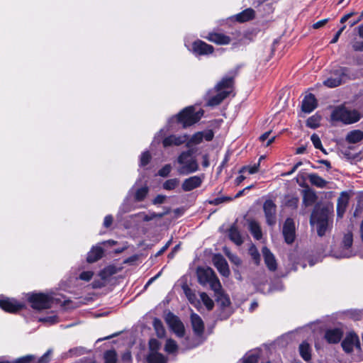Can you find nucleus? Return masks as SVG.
<instances>
[{
    "label": "nucleus",
    "mask_w": 363,
    "mask_h": 363,
    "mask_svg": "<svg viewBox=\"0 0 363 363\" xmlns=\"http://www.w3.org/2000/svg\"><path fill=\"white\" fill-rule=\"evenodd\" d=\"M249 254L255 261V264H258L260 262V255L257 247L252 245L249 248Z\"/></svg>",
    "instance_id": "a18cd8bd"
},
{
    "label": "nucleus",
    "mask_w": 363,
    "mask_h": 363,
    "mask_svg": "<svg viewBox=\"0 0 363 363\" xmlns=\"http://www.w3.org/2000/svg\"><path fill=\"white\" fill-rule=\"evenodd\" d=\"M361 118L359 113L354 109H350L345 106H338L331 113V120L342 122L344 124H352Z\"/></svg>",
    "instance_id": "20e7f679"
},
{
    "label": "nucleus",
    "mask_w": 363,
    "mask_h": 363,
    "mask_svg": "<svg viewBox=\"0 0 363 363\" xmlns=\"http://www.w3.org/2000/svg\"><path fill=\"white\" fill-rule=\"evenodd\" d=\"M308 178L310 183L318 188H325L328 184L326 180L315 173L309 174Z\"/></svg>",
    "instance_id": "c756f323"
},
{
    "label": "nucleus",
    "mask_w": 363,
    "mask_h": 363,
    "mask_svg": "<svg viewBox=\"0 0 363 363\" xmlns=\"http://www.w3.org/2000/svg\"><path fill=\"white\" fill-rule=\"evenodd\" d=\"M311 347L310 345L306 342H303L299 345V354L301 357L307 362L311 359Z\"/></svg>",
    "instance_id": "7c9ffc66"
},
{
    "label": "nucleus",
    "mask_w": 363,
    "mask_h": 363,
    "mask_svg": "<svg viewBox=\"0 0 363 363\" xmlns=\"http://www.w3.org/2000/svg\"><path fill=\"white\" fill-rule=\"evenodd\" d=\"M104 359L106 363H116L117 357L116 353L113 350H108L104 353Z\"/></svg>",
    "instance_id": "49530a36"
},
{
    "label": "nucleus",
    "mask_w": 363,
    "mask_h": 363,
    "mask_svg": "<svg viewBox=\"0 0 363 363\" xmlns=\"http://www.w3.org/2000/svg\"><path fill=\"white\" fill-rule=\"evenodd\" d=\"M200 298L208 310H211L213 308V300L205 292L200 294Z\"/></svg>",
    "instance_id": "ea45409f"
},
{
    "label": "nucleus",
    "mask_w": 363,
    "mask_h": 363,
    "mask_svg": "<svg viewBox=\"0 0 363 363\" xmlns=\"http://www.w3.org/2000/svg\"><path fill=\"white\" fill-rule=\"evenodd\" d=\"M104 253L103 249L99 246H94L89 252L86 260L89 263H93L101 258Z\"/></svg>",
    "instance_id": "c85d7f7f"
},
{
    "label": "nucleus",
    "mask_w": 363,
    "mask_h": 363,
    "mask_svg": "<svg viewBox=\"0 0 363 363\" xmlns=\"http://www.w3.org/2000/svg\"><path fill=\"white\" fill-rule=\"evenodd\" d=\"M153 326L157 337H163L165 335V330L162 321L157 318H155L153 321Z\"/></svg>",
    "instance_id": "4c0bfd02"
},
{
    "label": "nucleus",
    "mask_w": 363,
    "mask_h": 363,
    "mask_svg": "<svg viewBox=\"0 0 363 363\" xmlns=\"http://www.w3.org/2000/svg\"><path fill=\"white\" fill-rule=\"evenodd\" d=\"M343 350L347 352H351L354 347L360 348V342L358 336L352 332L348 333L342 342Z\"/></svg>",
    "instance_id": "dca6fc26"
},
{
    "label": "nucleus",
    "mask_w": 363,
    "mask_h": 363,
    "mask_svg": "<svg viewBox=\"0 0 363 363\" xmlns=\"http://www.w3.org/2000/svg\"><path fill=\"white\" fill-rule=\"evenodd\" d=\"M255 12L252 9L248 8L237 14L235 18L239 22H245L254 18Z\"/></svg>",
    "instance_id": "2f4dec72"
},
{
    "label": "nucleus",
    "mask_w": 363,
    "mask_h": 363,
    "mask_svg": "<svg viewBox=\"0 0 363 363\" xmlns=\"http://www.w3.org/2000/svg\"><path fill=\"white\" fill-rule=\"evenodd\" d=\"M35 359V356L33 354H28L16 359L13 363H30Z\"/></svg>",
    "instance_id": "6e6d98bb"
},
{
    "label": "nucleus",
    "mask_w": 363,
    "mask_h": 363,
    "mask_svg": "<svg viewBox=\"0 0 363 363\" xmlns=\"http://www.w3.org/2000/svg\"><path fill=\"white\" fill-rule=\"evenodd\" d=\"M316 195L311 191H305L303 198V203L308 206L312 205L316 200Z\"/></svg>",
    "instance_id": "e433bc0d"
},
{
    "label": "nucleus",
    "mask_w": 363,
    "mask_h": 363,
    "mask_svg": "<svg viewBox=\"0 0 363 363\" xmlns=\"http://www.w3.org/2000/svg\"><path fill=\"white\" fill-rule=\"evenodd\" d=\"M347 69L339 67L334 70L330 76L323 82V84L329 88H334L340 85L347 77Z\"/></svg>",
    "instance_id": "9d476101"
},
{
    "label": "nucleus",
    "mask_w": 363,
    "mask_h": 363,
    "mask_svg": "<svg viewBox=\"0 0 363 363\" xmlns=\"http://www.w3.org/2000/svg\"><path fill=\"white\" fill-rule=\"evenodd\" d=\"M161 343L156 339L149 342V352L147 355V363H167V357L159 352Z\"/></svg>",
    "instance_id": "0eeeda50"
},
{
    "label": "nucleus",
    "mask_w": 363,
    "mask_h": 363,
    "mask_svg": "<svg viewBox=\"0 0 363 363\" xmlns=\"http://www.w3.org/2000/svg\"><path fill=\"white\" fill-rule=\"evenodd\" d=\"M345 28V26H344L336 33V34L335 35L333 38L331 40L330 43H335L337 42L340 35L342 34V33L343 32Z\"/></svg>",
    "instance_id": "69168bd1"
},
{
    "label": "nucleus",
    "mask_w": 363,
    "mask_h": 363,
    "mask_svg": "<svg viewBox=\"0 0 363 363\" xmlns=\"http://www.w3.org/2000/svg\"><path fill=\"white\" fill-rule=\"evenodd\" d=\"M283 235L286 243L291 244L296 238L295 223L292 218H287L282 230Z\"/></svg>",
    "instance_id": "f3484780"
},
{
    "label": "nucleus",
    "mask_w": 363,
    "mask_h": 363,
    "mask_svg": "<svg viewBox=\"0 0 363 363\" xmlns=\"http://www.w3.org/2000/svg\"><path fill=\"white\" fill-rule=\"evenodd\" d=\"M51 354L52 350H48L41 357L38 359L37 363H48L50 360Z\"/></svg>",
    "instance_id": "bf43d9fd"
},
{
    "label": "nucleus",
    "mask_w": 363,
    "mask_h": 363,
    "mask_svg": "<svg viewBox=\"0 0 363 363\" xmlns=\"http://www.w3.org/2000/svg\"><path fill=\"white\" fill-rule=\"evenodd\" d=\"M167 211L162 213H156L154 212L149 213L148 214H140L141 216H143V220L144 221H150L155 218H162L164 214H166Z\"/></svg>",
    "instance_id": "603ef678"
},
{
    "label": "nucleus",
    "mask_w": 363,
    "mask_h": 363,
    "mask_svg": "<svg viewBox=\"0 0 363 363\" xmlns=\"http://www.w3.org/2000/svg\"><path fill=\"white\" fill-rule=\"evenodd\" d=\"M320 116L314 115L310 117L307 121L306 125L308 127L311 128H316L319 126L320 122Z\"/></svg>",
    "instance_id": "a19ab883"
},
{
    "label": "nucleus",
    "mask_w": 363,
    "mask_h": 363,
    "mask_svg": "<svg viewBox=\"0 0 363 363\" xmlns=\"http://www.w3.org/2000/svg\"><path fill=\"white\" fill-rule=\"evenodd\" d=\"M188 140V135H170L169 136H164V132L163 129H161L154 137L151 145L153 146L156 144H160L161 142L164 148L171 146H179L182 144L186 143Z\"/></svg>",
    "instance_id": "39448f33"
},
{
    "label": "nucleus",
    "mask_w": 363,
    "mask_h": 363,
    "mask_svg": "<svg viewBox=\"0 0 363 363\" xmlns=\"http://www.w3.org/2000/svg\"><path fill=\"white\" fill-rule=\"evenodd\" d=\"M229 238L237 245H240L243 242V239L235 226L230 228Z\"/></svg>",
    "instance_id": "72a5a7b5"
},
{
    "label": "nucleus",
    "mask_w": 363,
    "mask_h": 363,
    "mask_svg": "<svg viewBox=\"0 0 363 363\" xmlns=\"http://www.w3.org/2000/svg\"><path fill=\"white\" fill-rule=\"evenodd\" d=\"M113 222V217L111 215H108L105 217L104 220V226L106 228H108L111 226Z\"/></svg>",
    "instance_id": "338daca9"
},
{
    "label": "nucleus",
    "mask_w": 363,
    "mask_h": 363,
    "mask_svg": "<svg viewBox=\"0 0 363 363\" xmlns=\"http://www.w3.org/2000/svg\"><path fill=\"white\" fill-rule=\"evenodd\" d=\"M192 150L183 151L177 158L179 167L177 172L180 174L187 175L196 172L199 169V164L196 157L193 155Z\"/></svg>",
    "instance_id": "7ed1b4c3"
},
{
    "label": "nucleus",
    "mask_w": 363,
    "mask_h": 363,
    "mask_svg": "<svg viewBox=\"0 0 363 363\" xmlns=\"http://www.w3.org/2000/svg\"><path fill=\"white\" fill-rule=\"evenodd\" d=\"M203 115V111L202 109L196 111L194 106H189L182 111L176 116V118L184 127H187L198 122Z\"/></svg>",
    "instance_id": "423d86ee"
},
{
    "label": "nucleus",
    "mask_w": 363,
    "mask_h": 363,
    "mask_svg": "<svg viewBox=\"0 0 363 363\" xmlns=\"http://www.w3.org/2000/svg\"><path fill=\"white\" fill-rule=\"evenodd\" d=\"M213 262L218 272L224 277H228L230 270L228 263L224 257L220 255H216L213 258Z\"/></svg>",
    "instance_id": "aec40b11"
},
{
    "label": "nucleus",
    "mask_w": 363,
    "mask_h": 363,
    "mask_svg": "<svg viewBox=\"0 0 363 363\" xmlns=\"http://www.w3.org/2000/svg\"><path fill=\"white\" fill-rule=\"evenodd\" d=\"M151 158L149 152H144L140 157V166H145L148 164Z\"/></svg>",
    "instance_id": "4d7b16f0"
},
{
    "label": "nucleus",
    "mask_w": 363,
    "mask_h": 363,
    "mask_svg": "<svg viewBox=\"0 0 363 363\" xmlns=\"http://www.w3.org/2000/svg\"><path fill=\"white\" fill-rule=\"evenodd\" d=\"M349 202V196L346 192H342L337 199V217L342 218L347 209Z\"/></svg>",
    "instance_id": "393cba45"
},
{
    "label": "nucleus",
    "mask_w": 363,
    "mask_h": 363,
    "mask_svg": "<svg viewBox=\"0 0 363 363\" xmlns=\"http://www.w3.org/2000/svg\"><path fill=\"white\" fill-rule=\"evenodd\" d=\"M39 322L46 323L48 325H52L58 322V317L54 313L38 318Z\"/></svg>",
    "instance_id": "58836bf2"
},
{
    "label": "nucleus",
    "mask_w": 363,
    "mask_h": 363,
    "mask_svg": "<svg viewBox=\"0 0 363 363\" xmlns=\"http://www.w3.org/2000/svg\"><path fill=\"white\" fill-rule=\"evenodd\" d=\"M166 199V196L164 195H157L154 200L152 201L153 204H160L163 203Z\"/></svg>",
    "instance_id": "e2e57ef3"
},
{
    "label": "nucleus",
    "mask_w": 363,
    "mask_h": 363,
    "mask_svg": "<svg viewBox=\"0 0 363 363\" xmlns=\"http://www.w3.org/2000/svg\"><path fill=\"white\" fill-rule=\"evenodd\" d=\"M31 307L38 311L50 308L52 305L50 297L44 294H33L28 298Z\"/></svg>",
    "instance_id": "1a4fd4ad"
},
{
    "label": "nucleus",
    "mask_w": 363,
    "mask_h": 363,
    "mask_svg": "<svg viewBox=\"0 0 363 363\" xmlns=\"http://www.w3.org/2000/svg\"><path fill=\"white\" fill-rule=\"evenodd\" d=\"M258 361V354L257 352L247 354L243 357V363H257Z\"/></svg>",
    "instance_id": "8fccbe9b"
},
{
    "label": "nucleus",
    "mask_w": 363,
    "mask_h": 363,
    "mask_svg": "<svg viewBox=\"0 0 363 363\" xmlns=\"http://www.w3.org/2000/svg\"><path fill=\"white\" fill-rule=\"evenodd\" d=\"M353 242L352 234L351 233H347L344 235L342 247V250L340 252H334L333 255L337 258H348L353 256L354 254L353 253L351 247Z\"/></svg>",
    "instance_id": "9b49d317"
},
{
    "label": "nucleus",
    "mask_w": 363,
    "mask_h": 363,
    "mask_svg": "<svg viewBox=\"0 0 363 363\" xmlns=\"http://www.w3.org/2000/svg\"><path fill=\"white\" fill-rule=\"evenodd\" d=\"M327 21H328L327 19H323V20L319 21L316 22L315 23H314L313 27L315 29L320 28L322 26H323L327 23Z\"/></svg>",
    "instance_id": "774afa93"
},
{
    "label": "nucleus",
    "mask_w": 363,
    "mask_h": 363,
    "mask_svg": "<svg viewBox=\"0 0 363 363\" xmlns=\"http://www.w3.org/2000/svg\"><path fill=\"white\" fill-rule=\"evenodd\" d=\"M23 304L14 298L0 297V308L9 313H16L23 308Z\"/></svg>",
    "instance_id": "2eb2a0df"
},
{
    "label": "nucleus",
    "mask_w": 363,
    "mask_h": 363,
    "mask_svg": "<svg viewBox=\"0 0 363 363\" xmlns=\"http://www.w3.org/2000/svg\"><path fill=\"white\" fill-rule=\"evenodd\" d=\"M259 166V163H258L257 164H254L253 166L244 167L240 172H248L249 174H252L256 173L258 171Z\"/></svg>",
    "instance_id": "13d9d810"
},
{
    "label": "nucleus",
    "mask_w": 363,
    "mask_h": 363,
    "mask_svg": "<svg viewBox=\"0 0 363 363\" xmlns=\"http://www.w3.org/2000/svg\"><path fill=\"white\" fill-rule=\"evenodd\" d=\"M86 352L85 349L83 347H75L70 349L67 353V356L69 357H77L84 354Z\"/></svg>",
    "instance_id": "864d4df0"
},
{
    "label": "nucleus",
    "mask_w": 363,
    "mask_h": 363,
    "mask_svg": "<svg viewBox=\"0 0 363 363\" xmlns=\"http://www.w3.org/2000/svg\"><path fill=\"white\" fill-rule=\"evenodd\" d=\"M179 184V180L178 179H176V178L170 179L167 180L163 184V188L166 190H173L177 186H178Z\"/></svg>",
    "instance_id": "c03bdc74"
},
{
    "label": "nucleus",
    "mask_w": 363,
    "mask_h": 363,
    "mask_svg": "<svg viewBox=\"0 0 363 363\" xmlns=\"http://www.w3.org/2000/svg\"><path fill=\"white\" fill-rule=\"evenodd\" d=\"M276 3V0H266L262 6L263 11L266 13H272L274 11V6Z\"/></svg>",
    "instance_id": "de8ad7c7"
},
{
    "label": "nucleus",
    "mask_w": 363,
    "mask_h": 363,
    "mask_svg": "<svg viewBox=\"0 0 363 363\" xmlns=\"http://www.w3.org/2000/svg\"><path fill=\"white\" fill-rule=\"evenodd\" d=\"M208 284L210 285L211 289L216 293V296L223 292L220 282L216 275H214Z\"/></svg>",
    "instance_id": "c9c22d12"
},
{
    "label": "nucleus",
    "mask_w": 363,
    "mask_h": 363,
    "mask_svg": "<svg viewBox=\"0 0 363 363\" xmlns=\"http://www.w3.org/2000/svg\"><path fill=\"white\" fill-rule=\"evenodd\" d=\"M191 51L196 55H207L213 53V47L202 40H198L192 44Z\"/></svg>",
    "instance_id": "6ab92c4d"
},
{
    "label": "nucleus",
    "mask_w": 363,
    "mask_h": 363,
    "mask_svg": "<svg viewBox=\"0 0 363 363\" xmlns=\"http://www.w3.org/2000/svg\"><path fill=\"white\" fill-rule=\"evenodd\" d=\"M214 272L209 267L199 268L197 270L199 282L203 286L208 284V283L214 277Z\"/></svg>",
    "instance_id": "412c9836"
},
{
    "label": "nucleus",
    "mask_w": 363,
    "mask_h": 363,
    "mask_svg": "<svg viewBox=\"0 0 363 363\" xmlns=\"http://www.w3.org/2000/svg\"><path fill=\"white\" fill-rule=\"evenodd\" d=\"M206 39L218 45H228L231 41L229 36L219 33H211Z\"/></svg>",
    "instance_id": "bb28decb"
},
{
    "label": "nucleus",
    "mask_w": 363,
    "mask_h": 363,
    "mask_svg": "<svg viewBox=\"0 0 363 363\" xmlns=\"http://www.w3.org/2000/svg\"><path fill=\"white\" fill-rule=\"evenodd\" d=\"M178 349L176 342L172 339L167 340L164 350L167 353H174Z\"/></svg>",
    "instance_id": "37998d69"
},
{
    "label": "nucleus",
    "mask_w": 363,
    "mask_h": 363,
    "mask_svg": "<svg viewBox=\"0 0 363 363\" xmlns=\"http://www.w3.org/2000/svg\"><path fill=\"white\" fill-rule=\"evenodd\" d=\"M233 77H223L213 89L208 91L207 106H216L220 104L233 91Z\"/></svg>",
    "instance_id": "f257e3e1"
},
{
    "label": "nucleus",
    "mask_w": 363,
    "mask_h": 363,
    "mask_svg": "<svg viewBox=\"0 0 363 363\" xmlns=\"http://www.w3.org/2000/svg\"><path fill=\"white\" fill-rule=\"evenodd\" d=\"M223 252L228 257L230 261L235 265H240L241 263L240 259L235 255L230 252L229 249L226 247H223Z\"/></svg>",
    "instance_id": "79ce46f5"
},
{
    "label": "nucleus",
    "mask_w": 363,
    "mask_h": 363,
    "mask_svg": "<svg viewBox=\"0 0 363 363\" xmlns=\"http://www.w3.org/2000/svg\"><path fill=\"white\" fill-rule=\"evenodd\" d=\"M165 320L170 329L177 337H182L184 335L185 329L184 324L178 317L172 313H169L167 314Z\"/></svg>",
    "instance_id": "f8f14e48"
},
{
    "label": "nucleus",
    "mask_w": 363,
    "mask_h": 363,
    "mask_svg": "<svg viewBox=\"0 0 363 363\" xmlns=\"http://www.w3.org/2000/svg\"><path fill=\"white\" fill-rule=\"evenodd\" d=\"M213 132L211 130H207L201 132H197L190 138H188L186 146L189 148L201 143L203 140L211 141L213 138Z\"/></svg>",
    "instance_id": "ddd939ff"
},
{
    "label": "nucleus",
    "mask_w": 363,
    "mask_h": 363,
    "mask_svg": "<svg viewBox=\"0 0 363 363\" xmlns=\"http://www.w3.org/2000/svg\"><path fill=\"white\" fill-rule=\"evenodd\" d=\"M267 223L269 225L276 223V205L272 200H267L263 205Z\"/></svg>",
    "instance_id": "a211bd4d"
},
{
    "label": "nucleus",
    "mask_w": 363,
    "mask_h": 363,
    "mask_svg": "<svg viewBox=\"0 0 363 363\" xmlns=\"http://www.w3.org/2000/svg\"><path fill=\"white\" fill-rule=\"evenodd\" d=\"M352 48L355 51H363V42L356 41L352 44Z\"/></svg>",
    "instance_id": "0e129e2a"
},
{
    "label": "nucleus",
    "mask_w": 363,
    "mask_h": 363,
    "mask_svg": "<svg viewBox=\"0 0 363 363\" xmlns=\"http://www.w3.org/2000/svg\"><path fill=\"white\" fill-rule=\"evenodd\" d=\"M172 170V167L170 164L164 165L158 172V174L161 177H165L169 175Z\"/></svg>",
    "instance_id": "680f3d73"
},
{
    "label": "nucleus",
    "mask_w": 363,
    "mask_h": 363,
    "mask_svg": "<svg viewBox=\"0 0 363 363\" xmlns=\"http://www.w3.org/2000/svg\"><path fill=\"white\" fill-rule=\"evenodd\" d=\"M249 230L255 239L259 240L262 238V233L258 223L255 220H250L249 222Z\"/></svg>",
    "instance_id": "f704fd0d"
},
{
    "label": "nucleus",
    "mask_w": 363,
    "mask_h": 363,
    "mask_svg": "<svg viewBox=\"0 0 363 363\" xmlns=\"http://www.w3.org/2000/svg\"><path fill=\"white\" fill-rule=\"evenodd\" d=\"M202 178L199 176H193L186 179L182 183V189L185 191H191L199 187L202 183Z\"/></svg>",
    "instance_id": "5701e85b"
},
{
    "label": "nucleus",
    "mask_w": 363,
    "mask_h": 363,
    "mask_svg": "<svg viewBox=\"0 0 363 363\" xmlns=\"http://www.w3.org/2000/svg\"><path fill=\"white\" fill-rule=\"evenodd\" d=\"M149 191V189L147 186H142L140 188L137 189L134 191V187L130 189L128 193V198L125 200L123 203L121 205L119 213H125L129 212L133 209L131 206H130L128 203L129 200V196H130L131 194H133V200L135 201L139 202L143 201L147 196Z\"/></svg>",
    "instance_id": "6e6552de"
},
{
    "label": "nucleus",
    "mask_w": 363,
    "mask_h": 363,
    "mask_svg": "<svg viewBox=\"0 0 363 363\" xmlns=\"http://www.w3.org/2000/svg\"><path fill=\"white\" fill-rule=\"evenodd\" d=\"M232 201V198L230 196H220L208 201V203L212 205H219L223 203H226Z\"/></svg>",
    "instance_id": "3c124183"
},
{
    "label": "nucleus",
    "mask_w": 363,
    "mask_h": 363,
    "mask_svg": "<svg viewBox=\"0 0 363 363\" xmlns=\"http://www.w3.org/2000/svg\"><path fill=\"white\" fill-rule=\"evenodd\" d=\"M317 106L316 99L312 94H307L302 101V111L305 113L312 112Z\"/></svg>",
    "instance_id": "b1692460"
},
{
    "label": "nucleus",
    "mask_w": 363,
    "mask_h": 363,
    "mask_svg": "<svg viewBox=\"0 0 363 363\" xmlns=\"http://www.w3.org/2000/svg\"><path fill=\"white\" fill-rule=\"evenodd\" d=\"M363 139V132L360 130H354L347 133L346 140L349 143H357Z\"/></svg>",
    "instance_id": "473e14b6"
},
{
    "label": "nucleus",
    "mask_w": 363,
    "mask_h": 363,
    "mask_svg": "<svg viewBox=\"0 0 363 363\" xmlns=\"http://www.w3.org/2000/svg\"><path fill=\"white\" fill-rule=\"evenodd\" d=\"M311 140L316 149H320L323 151L324 150L322 146L320 139L318 135L313 134L311 137Z\"/></svg>",
    "instance_id": "5fc2aeb1"
},
{
    "label": "nucleus",
    "mask_w": 363,
    "mask_h": 363,
    "mask_svg": "<svg viewBox=\"0 0 363 363\" xmlns=\"http://www.w3.org/2000/svg\"><path fill=\"white\" fill-rule=\"evenodd\" d=\"M93 275H94V273L91 271L82 272L79 274V279L83 281H89V280L91 279Z\"/></svg>",
    "instance_id": "052dcab7"
},
{
    "label": "nucleus",
    "mask_w": 363,
    "mask_h": 363,
    "mask_svg": "<svg viewBox=\"0 0 363 363\" xmlns=\"http://www.w3.org/2000/svg\"><path fill=\"white\" fill-rule=\"evenodd\" d=\"M191 323L193 330L197 336H201L204 330V323L201 318L195 313L191 314Z\"/></svg>",
    "instance_id": "4be33fe9"
},
{
    "label": "nucleus",
    "mask_w": 363,
    "mask_h": 363,
    "mask_svg": "<svg viewBox=\"0 0 363 363\" xmlns=\"http://www.w3.org/2000/svg\"><path fill=\"white\" fill-rule=\"evenodd\" d=\"M310 223L313 226L315 225L319 236H323L332 223L329 211L325 208H315L311 214Z\"/></svg>",
    "instance_id": "f03ea898"
},
{
    "label": "nucleus",
    "mask_w": 363,
    "mask_h": 363,
    "mask_svg": "<svg viewBox=\"0 0 363 363\" xmlns=\"http://www.w3.org/2000/svg\"><path fill=\"white\" fill-rule=\"evenodd\" d=\"M342 337V331L338 328L328 330L325 334V338L329 343H337Z\"/></svg>",
    "instance_id": "cd10ccee"
},
{
    "label": "nucleus",
    "mask_w": 363,
    "mask_h": 363,
    "mask_svg": "<svg viewBox=\"0 0 363 363\" xmlns=\"http://www.w3.org/2000/svg\"><path fill=\"white\" fill-rule=\"evenodd\" d=\"M217 299L219 305L220 306V313L218 314V318L220 320L228 318L232 313L231 308L230 306V298L223 292L217 295Z\"/></svg>",
    "instance_id": "4468645a"
},
{
    "label": "nucleus",
    "mask_w": 363,
    "mask_h": 363,
    "mask_svg": "<svg viewBox=\"0 0 363 363\" xmlns=\"http://www.w3.org/2000/svg\"><path fill=\"white\" fill-rule=\"evenodd\" d=\"M185 294L188 298L189 302L194 305L195 306L199 303V301L197 300L196 295L191 291L189 288L184 289Z\"/></svg>",
    "instance_id": "09e8293b"
},
{
    "label": "nucleus",
    "mask_w": 363,
    "mask_h": 363,
    "mask_svg": "<svg viewBox=\"0 0 363 363\" xmlns=\"http://www.w3.org/2000/svg\"><path fill=\"white\" fill-rule=\"evenodd\" d=\"M262 255L264 259L265 264L267 268L271 271H274L277 269V261L274 256V255L271 252V251L267 247H264L262 248Z\"/></svg>",
    "instance_id": "a878e982"
}]
</instances>
